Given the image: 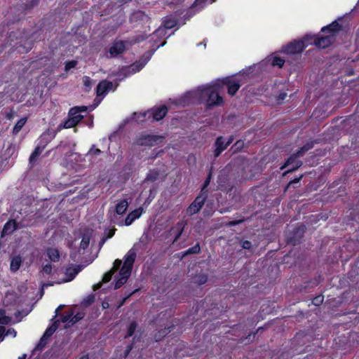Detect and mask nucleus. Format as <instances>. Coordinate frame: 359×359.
<instances>
[{
    "label": "nucleus",
    "instance_id": "nucleus-1",
    "mask_svg": "<svg viewBox=\"0 0 359 359\" xmlns=\"http://www.w3.org/2000/svg\"><path fill=\"white\" fill-rule=\"evenodd\" d=\"M222 86L219 82L213 83L204 88L201 91V98L209 106L220 105L223 102L222 97L219 95Z\"/></svg>",
    "mask_w": 359,
    "mask_h": 359
},
{
    "label": "nucleus",
    "instance_id": "nucleus-2",
    "mask_svg": "<svg viewBox=\"0 0 359 359\" xmlns=\"http://www.w3.org/2000/svg\"><path fill=\"white\" fill-rule=\"evenodd\" d=\"M339 30V25L336 22H332L327 27H323L322 29V32L329 33V34L325 36H322L317 39H315V45L318 48H325L328 47L333 42L334 34Z\"/></svg>",
    "mask_w": 359,
    "mask_h": 359
},
{
    "label": "nucleus",
    "instance_id": "nucleus-3",
    "mask_svg": "<svg viewBox=\"0 0 359 359\" xmlns=\"http://www.w3.org/2000/svg\"><path fill=\"white\" fill-rule=\"evenodd\" d=\"M311 147V145H305L302 147L296 154L292 155L287 158L284 165L281 167V169L289 165H292V168L288 170V172H292L299 168L302 165V162L297 160V158L302 156L305 151H308Z\"/></svg>",
    "mask_w": 359,
    "mask_h": 359
},
{
    "label": "nucleus",
    "instance_id": "nucleus-4",
    "mask_svg": "<svg viewBox=\"0 0 359 359\" xmlns=\"http://www.w3.org/2000/svg\"><path fill=\"white\" fill-rule=\"evenodd\" d=\"M309 41V36L304 37L302 40L294 41L283 48V52L287 54H296L302 52Z\"/></svg>",
    "mask_w": 359,
    "mask_h": 359
},
{
    "label": "nucleus",
    "instance_id": "nucleus-5",
    "mask_svg": "<svg viewBox=\"0 0 359 359\" xmlns=\"http://www.w3.org/2000/svg\"><path fill=\"white\" fill-rule=\"evenodd\" d=\"M207 197V194L201 193V194L195 198L194 202L187 208V214L189 215H193L198 212L204 205Z\"/></svg>",
    "mask_w": 359,
    "mask_h": 359
},
{
    "label": "nucleus",
    "instance_id": "nucleus-6",
    "mask_svg": "<svg viewBox=\"0 0 359 359\" xmlns=\"http://www.w3.org/2000/svg\"><path fill=\"white\" fill-rule=\"evenodd\" d=\"M69 118L64 123V128H71L77 125L83 118V116L79 114V108H72L69 112Z\"/></svg>",
    "mask_w": 359,
    "mask_h": 359
},
{
    "label": "nucleus",
    "instance_id": "nucleus-7",
    "mask_svg": "<svg viewBox=\"0 0 359 359\" xmlns=\"http://www.w3.org/2000/svg\"><path fill=\"white\" fill-rule=\"evenodd\" d=\"M136 258V251L133 248L126 254L121 270L131 273L132 266Z\"/></svg>",
    "mask_w": 359,
    "mask_h": 359
},
{
    "label": "nucleus",
    "instance_id": "nucleus-8",
    "mask_svg": "<svg viewBox=\"0 0 359 359\" xmlns=\"http://www.w3.org/2000/svg\"><path fill=\"white\" fill-rule=\"evenodd\" d=\"M126 50L125 43L122 41H114L109 48V53L111 57H115L123 53Z\"/></svg>",
    "mask_w": 359,
    "mask_h": 359
},
{
    "label": "nucleus",
    "instance_id": "nucleus-9",
    "mask_svg": "<svg viewBox=\"0 0 359 359\" xmlns=\"http://www.w3.org/2000/svg\"><path fill=\"white\" fill-rule=\"evenodd\" d=\"M222 85H226L227 86L228 93L231 95H233L241 87V84L238 81L229 78L222 79L221 86Z\"/></svg>",
    "mask_w": 359,
    "mask_h": 359
},
{
    "label": "nucleus",
    "instance_id": "nucleus-10",
    "mask_svg": "<svg viewBox=\"0 0 359 359\" xmlns=\"http://www.w3.org/2000/svg\"><path fill=\"white\" fill-rule=\"evenodd\" d=\"M162 140V137L157 136V135H144L140 137L137 143L140 145H145V146H154L159 141Z\"/></svg>",
    "mask_w": 359,
    "mask_h": 359
},
{
    "label": "nucleus",
    "instance_id": "nucleus-11",
    "mask_svg": "<svg viewBox=\"0 0 359 359\" xmlns=\"http://www.w3.org/2000/svg\"><path fill=\"white\" fill-rule=\"evenodd\" d=\"M113 87L114 85L111 81H109L107 80H103L100 81L97 86V95H105L107 93V92H109L111 90H113Z\"/></svg>",
    "mask_w": 359,
    "mask_h": 359
},
{
    "label": "nucleus",
    "instance_id": "nucleus-12",
    "mask_svg": "<svg viewBox=\"0 0 359 359\" xmlns=\"http://www.w3.org/2000/svg\"><path fill=\"white\" fill-rule=\"evenodd\" d=\"M143 212V209L139 208L130 212L125 219V225H130L136 219L139 218Z\"/></svg>",
    "mask_w": 359,
    "mask_h": 359
},
{
    "label": "nucleus",
    "instance_id": "nucleus-13",
    "mask_svg": "<svg viewBox=\"0 0 359 359\" xmlns=\"http://www.w3.org/2000/svg\"><path fill=\"white\" fill-rule=\"evenodd\" d=\"M19 228L15 220H10L6 223L1 232V237L11 234L14 231Z\"/></svg>",
    "mask_w": 359,
    "mask_h": 359
},
{
    "label": "nucleus",
    "instance_id": "nucleus-14",
    "mask_svg": "<svg viewBox=\"0 0 359 359\" xmlns=\"http://www.w3.org/2000/svg\"><path fill=\"white\" fill-rule=\"evenodd\" d=\"M79 272V269H78L77 267H69L66 269L65 271L66 278L61 281L56 282V283L60 284L62 283L71 281L74 278V277Z\"/></svg>",
    "mask_w": 359,
    "mask_h": 359
},
{
    "label": "nucleus",
    "instance_id": "nucleus-15",
    "mask_svg": "<svg viewBox=\"0 0 359 359\" xmlns=\"http://www.w3.org/2000/svg\"><path fill=\"white\" fill-rule=\"evenodd\" d=\"M222 137H219L215 142V156L217 157L226 147V144Z\"/></svg>",
    "mask_w": 359,
    "mask_h": 359
},
{
    "label": "nucleus",
    "instance_id": "nucleus-16",
    "mask_svg": "<svg viewBox=\"0 0 359 359\" xmlns=\"http://www.w3.org/2000/svg\"><path fill=\"white\" fill-rule=\"evenodd\" d=\"M168 109L165 106L154 109L152 111L153 118L155 121L161 120L167 114Z\"/></svg>",
    "mask_w": 359,
    "mask_h": 359
},
{
    "label": "nucleus",
    "instance_id": "nucleus-17",
    "mask_svg": "<svg viewBox=\"0 0 359 359\" xmlns=\"http://www.w3.org/2000/svg\"><path fill=\"white\" fill-rule=\"evenodd\" d=\"M120 276L121 277L116 280L115 283V289H118L121 287L123 284H125L130 276V273L125 271L124 270H120Z\"/></svg>",
    "mask_w": 359,
    "mask_h": 359
},
{
    "label": "nucleus",
    "instance_id": "nucleus-18",
    "mask_svg": "<svg viewBox=\"0 0 359 359\" xmlns=\"http://www.w3.org/2000/svg\"><path fill=\"white\" fill-rule=\"evenodd\" d=\"M128 207V202L127 200H122L118 202L116 206V212L118 215H123L126 212Z\"/></svg>",
    "mask_w": 359,
    "mask_h": 359
},
{
    "label": "nucleus",
    "instance_id": "nucleus-19",
    "mask_svg": "<svg viewBox=\"0 0 359 359\" xmlns=\"http://www.w3.org/2000/svg\"><path fill=\"white\" fill-rule=\"evenodd\" d=\"M47 255L52 262H57L60 259L59 251L55 248H49L47 250Z\"/></svg>",
    "mask_w": 359,
    "mask_h": 359
},
{
    "label": "nucleus",
    "instance_id": "nucleus-20",
    "mask_svg": "<svg viewBox=\"0 0 359 359\" xmlns=\"http://www.w3.org/2000/svg\"><path fill=\"white\" fill-rule=\"evenodd\" d=\"M22 262V259L20 257L17 256L12 259L11 262V270L13 271H16L19 269Z\"/></svg>",
    "mask_w": 359,
    "mask_h": 359
},
{
    "label": "nucleus",
    "instance_id": "nucleus-21",
    "mask_svg": "<svg viewBox=\"0 0 359 359\" xmlns=\"http://www.w3.org/2000/svg\"><path fill=\"white\" fill-rule=\"evenodd\" d=\"M27 122V118H20L17 123L15 125L13 133L14 134H17L19 133V131L22 129V128L24 126L25 123Z\"/></svg>",
    "mask_w": 359,
    "mask_h": 359
},
{
    "label": "nucleus",
    "instance_id": "nucleus-22",
    "mask_svg": "<svg viewBox=\"0 0 359 359\" xmlns=\"http://www.w3.org/2000/svg\"><path fill=\"white\" fill-rule=\"evenodd\" d=\"M57 327L54 325L48 327L45 333L43 334V337L41 339V343H42L45 339L50 337L56 330Z\"/></svg>",
    "mask_w": 359,
    "mask_h": 359
},
{
    "label": "nucleus",
    "instance_id": "nucleus-23",
    "mask_svg": "<svg viewBox=\"0 0 359 359\" xmlns=\"http://www.w3.org/2000/svg\"><path fill=\"white\" fill-rule=\"evenodd\" d=\"M11 320V318L6 315L4 310L0 309V324L7 325Z\"/></svg>",
    "mask_w": 359,
    "mask_h": 359
},
{
    "label": "nucleus",
    "instance_id": "nucleus-24",
    "mask_svg": "<svg viewBox=\"0 0 359 359\" xmlns=\"http://www.w3.org/2000/svg\"><path fill=\"white\" fill-rule=\"evenodd\" d=\"M95 301V295L94 294H90L86 298L83 299L81 302V305L84 307H87L92 304Z\"/></svg>",
    "mask_w": 359,
    "mask_h": 359
},
{
    "label": "nucleus",
    "instance_id": "nucleus-25",
    "mask_svg": "<svg viewBox=\"0 0 359 359\" xmlns=\"http://www.w3.org/2000/svg\"><path fill=\"white\" fill-rule=\"evenodd\" d=\"M158 175H159V173L158 171L151 170L147 174V175L145 178V181L154 182L156 180H157Z\"/></svg>",
    "mask_w": 359,
    "mask_h": 359
},
{
    "label": "nucleus",
    "instance_id": "nucleus-26",
    "mask_svg": "<svg viewBox=\"0 0 359 359\" xmlns=\"http://www.w3.org/2000/svg\"><path fill=\"white\" fill-rule=\"evenodd\" d=\"M83 82L87 90H89L93 85V81L89 76H83Z\"/></svg>",
    "mask_w": 359,
    "mask_h": 359
},
{
    "label": "nucleus",
    "instance_id": "nucleus-27",
    "mask_svg": "<svg viewBox=\"0 0 359 359\" xmlns=\"http://www.w3.org/2000/svg\"><path fill=\"white\" fill-rule=\"evenodd\" d=\"M284 63L285 60L279 57H273L271 62L273 66H278L279 67H282Z\"/></svg>",
    "mask_w": 359,
    "mask_h": 359
},
{
    "label": "nucleus",
    "instance_id": "nucleus-28",
    "mask_svg": "<svg viewBox=\"0 0 359 359\" xmlns=\"http://www.w3.org/2000/svg\"><path fill=\"white\" fill-rule=\"evenodd\" d=\"M42 150L40 147H36L34 151H33V153L32 154V155L30 156V158H29V162L31 163H33L35 160H36V158L40 155V154L41 153Z\"/></svg>",
    "mask_w": 359,
    "mask_h": 359
},
{
    "label": "nucleus",
    "instance_id": "nucleus-29",
    "mask_svg": "<svg viewBox=\"0 0 359 359\" xmlns=\"http://www.w3.org/2000/svg\"><path fill=\"white\" fill-rule=\"evenodd\" d=\"M137 327V324L135 322H132L130 323L128 328V334L126 337H130L133 334Z\"/></svg>",
    "mask_w": 359,
    "mask_h": 359
},
{
    "label": "nucleus",
    "instance_id": "nucleus-30",
    "mask_svg": "<svg viewBox=\"0 0 359 359\" xmlns=\"http://www.w3.org/2000/svg\"><path fill=\"white\" fill-rule=\"evenodd\" d=\"M90 238L88 236H83L80 243V248L86 249V248H88Z\"/></svg>",
    "mask_w": 359,
    "mask_h": 359
},
{
    "label": "nucleus",
    "instance_id": "nucleus-31",
    "mask_svg": "<svg viewBox=\"0 0 359 359\" xmlns=\"http://www.w3.org/2000/svg\"><path fill=\"white\" fill-rule=\"evenodd\" d=\"M177 226L179 229V231L175 236V241H176L182 235L184 227V224L183 222H178L177 224Z\"/></svg>",
    "mask_w": 359,
    "mask_h": 359
},
{
    "label": "nucleus",
    "instance_id": "nucleus-32",
    "mask_svg": "<svg viewBox=\"0 0 359 359\" xmlns=\"http://www.w3.org/2000/svg\"><path fill=\"white\" fill-rule=\"evenodd\" d=\"M114 273V272L113 270H110L109 271H108L106 273H104V276L102 278V283H107V282H109L111 280Z\"/></svg>",
    "mask_w": 359,
    "mask_h": 359
},
{
    "label": "nucleus",
    "instance_id": "nucleus-33",
    "mask_svg": "<svg viewBox=\"0 0 359 359\" xmlns=\"http://www.w3.org/2000/svg\"><path fill=\"white\" fill-rule=\"evenodd\" d=\"M200 246L198 244H196V245H194V247L188 249L186 252V254H196V253H198L200 252Z\"/></svg>",
    "mask_w": 359,
    "mask_h": 359
},
{
    "label": "nucleus",
    "instance_id": "nucleus-34",
    "mask_svg": "<svg viewBox=\"0 0 359 359\" xmlns=\"http://www.w3.org/2000/svg\"><path fill=\"white\" fill-rule=\"evenodd\" d=\"M83 317V313H77L76 315H75L74 316H72V319L70 320L72 325L77 323L79 320L82 319Z\"/></svg>",
    "mask_w": 359,
    "mask_h": 359
},
{
    "label": "nucleus",
    "instance_id": "nucleus-35",
    "mask_svg": "<svg viewBox=\"0 0 359 359\" xmlns=\"http://www.w3.org/2000/svg\"><path fill=\"white\" fill-rule=\"evenodd\" d=\"M323 299H324L323 296L319 295V296L316 297L313 299L312 303L316 306H319L323 303Z\"/></svg>",
    "mask_w": 359,
    "mask_h": 359
},
{
    "label": "nucleus",
    "instance_id": "nucleus-36",
    "mask_svg": "<svg viewBox=\"0 0 359 359\" xmlns=\"http://www.w3.org/2000/svg\"><path fill=\"white\" fill-rule=\"evenodd\" d=\"M116 229H109L107 232V236L102 238V242H104L107 239L111 238L115 233Z\"/></svg>",
    "mask_w": 359,
    "mask_h": 359
},
{
    "label": "nucleus",
    "instance_id": "nucleus-37",
    "mask_svg": "<svg viewBox=\"0 0 359 359\" xmlns=\"http://www.w3.org/2000/svg\"><path fill=\"white\" fill-rule=\"evenodd\" d=\"M101 151L99 149L95 148L93 146L88 151V155L97 156L100 154Z\"/></svg>",
    "mask_w": 359,
    "mask_h": 359
},
{
    "label": "nucleus",
    "instance_id": "nucleus-38",
    "mask_svg": "<svg viewBox=\"0 0 359 359\" xmlns=\"http://www.w3.org/2000/svg\"><path fill=\"white\" fill-rule=\"evenodd\" d=\"M175 25V21L174 20H166L164 23V26L166 29H171Z\"/></svg>",
    "mask_w": 359,
    "mask_h": 359
},
{
    "label": "nucleus",
    "instance_id": "nucleus-39",
    "mask_svg": "<svg viewBox=\"0 0 359 359\" xmlns=\"http://www.w3.org/2000/svg\"><path fill=\"white\" fill-rule=\"evenodd\" d=\"M76 61H70L69 62H67L66 64V66H65V69L67 71L69 69H71L72 68H74L76 65Z\"/></svg>",
    "mask_w": 359,
    "mask_h": 359
},
{
    "label": "nucleus",
    "instance_id": "nucleus-40",
    "mask_svg": "<svg viewBox=\"0 0 359 359\" xmlns=\"http://www.w3.org/2000/svg\"><path fill=\"white\" fill-rule=\"evenodd\" d=\"M122 262L120 259H116L114 262V266L111 270H113L115 272L121 266Z\"/></svg>",
    "mask_w": 359,
    "mask_h": 359
},
{
    "label": "nucleus",
    "instance_id": "nucleus-41",
    "mask_svg": "<svg viewBox=\"0 0 359 359\" xmlns=\"http://www.w3.org/2000/svg\"><path fill=\"white\" fill-rule=\"evenodd\" d=\"M43 271L46 274H50L52 271V266L49 264L44 265L43 266Z\"/></svg>",
    "mask_w": 359,
    "mask_h": 359
},
{
    "label": "nucleus",
    "instance_id": "nucleus-42",
    "mask_svg": "<svg viewBox=\"0 0 359 359\" xmlns=\"http://www.w3.org/2000/svg\"><path fill=\"white\" fill-rule=\"evenodd\" d=\"M72 315H73V313H71V314L63 316L62 318V323H71L70 320L72 319Z\"/></svg>",
    "mask_w": 359,
    "mask_h": 359
},
{
    "label": "nucleus",
    "instance_id": "nucleus-43",
    "mask_svg": "<svg viewBox=\"0 0 359 359\" xmlns=\"http://www.w3.org/2000/svg\"><path fill=\"white\" fill-rule=\"evenodd\" d=\"M242 247L244 248V249H250L251 248V243L248 241H245L243 242H242Z\"/></svg>",
    "mask_w": 359,
    "mask_h": 359
},
{
    "label": "nucleus",
    "instance_id": "nucleus-44",
    "mask_svg": "<svg viewBox=\"0 0 359 359\" xmlns=\"http://www.w3.org/2000/svg\"><path fill=\"white\" fill-rule=\"evenodd\" d=\"M210 175H209L208 179L206 180V181L204 183V185H203V187L201 190V193H205L206 194L205 191H204V189L208 186L209 183H210Z\"/></svg>",
    "mask_w": 359,
    "mask_h": 359
},
{
    "label": "nucleus",
    "instance_id": "nucleus-45",
    "mask_svg": "<svg viewBox=\"0 0 359 359\" xmlns=\"http://www.w3.org/2000/svg\"><path fill=\"white\" fill-rule=\"evenodd\" d=\"M6 335H12L13 337L16 336V332L14 329L10 328L7 330Z\"/></svg>",
    "mask_w": 359,
    "mask_h": 359
},
{
    "label": "nucleus",
    "instance_id": "nucleus-46",
    "mask_svg": "<svg viewBox=\"0 0 359 359\" xmlns=\"http://www.w3.org/2000/svg\"><path fill=\"white\" fill-rule=\"evenodd\" d=\"M302 175H301L299 177L295 178L293 180H292L291 182H290V183L287 185V188H289L293 184L298 183L300 181V180L302 179Z\"/></svg>",
    "mask_w": 359,
    "mask_h": 359
},
{
    "label": "nucleus",
    "instance_id": "nucleus-47",
    "mask_svg": "<svg viewBox=\"0 0 359 359\" xmlns=\"http://www.w3.org/2000/svg\"><path fill=\"white\" fill-rule=\"evenodd\" d=\"M286 97H287L286 93H280V95L278 97V100L279 102H282L285 99Z\"/></svg>",
    "mask_w": 359,
    "mask_h": 359
},
{
    "label": "nucleus",
    "instance_id": "nucleus-48",
    "mask_svg": "<svg viewBox=\"0 0 359 359\" xmlns=\"http://www.w3.org/2000/svg\"><path fill=\"white\" fill-rule=\"evenodd\" d=\"M207 281V277L205 276H203L199 277V280H198V284H204Z\"/></svg>",
    "mask_w": 359,
    "mask_h": 359
},
{
    "label": "nucleus",
    "instance_id": "nucleus-49",
    "mask_svg": "<svg viewBox=\"0 0 359 359\" xmlns=\"http://www.w3.org/2000/svg\"><path fill=\"white\" fill-rule=\"evenodd\" d=\"M102 284V282H100V283H97V284L93 286V290H98L99 288H100V287H101Z\"/></svg>",
    "mask_w": 359,
    "mask_h": 359
},
{
    "label": "nucleus",
    "instance_id": "nucleus-50",
    "mask_svg": "<svg viewBox=\"0 0 359 359\" xmlns=\"http://www.w3.org/2000/svg\"><path fill=\"white\" fill-rule=\"evenodd\" d=\"M75 108H79V112L81 111H86V109H87V107H85V106H82V107H76Z\"/></svg>",
    "mask_w": 359,
    "mask_h": 359
},
{
    "label": "nucleus",
    "instance_id": "nucleus-51",
    "mask_svg": "<svg viewBox=\"0 0 359 359\" xmlns=\"http://www.w3.org/2000/svg\"><path fill=\"white\" fill-rule=\"evenodd\" d=\"M4 332H5V328L2 326H0V339L2 337Z\"/></svg>",
    "mask_w": 359,
    "mask_h": 359
},
{
    "label": "nucleus",
    "instance_id": "nucleus-52",
    "mask_svg": "<svg viewBox=\"0 0 359 359\" xmlns=\"http://www.w3.org/2000/svg\"><path fill=\"white\" fill-rule=\"evenodd\" d=\"M206 0H196L194 4L199 5V4L203 3Z\"/></svg>",
    "mask_w": 359,
    "mask_h": 359
},
{
    "label": "nucleus",
    "instance_id": "nucleus-53",
    "mask_svg": "<svg viewBox=\"0 0 359 359\" xmlns=\"http://www.w3.org/2000/svg\"><path fill=\"white\" fill-rule=\"evenodd\" d=\"M62 305H60V306H58V307L56 309V310H55L56 315H57V314H58L59 311L62 309Z\"/></svg>",
    "mask_w": 359,
    "mask_h": 359
},
{
    "label": "nucleus",
    "instance_id": "nucleus-54",
    "mask_svg": "<svg viewBox=\"0 0 359 359\" xmlns=\"http://www.w3.org/2000/svg\"><path fill=\"white\" fill-rule=\"evenodd\" d=\"M232 142V140H229L225 144H226V147L230 145V144Z\"/></svg>",
    "mask_w": 359,
    "mask_h": 359
},
{
    "label": "nucleus",
    "instance_id": "nucleus-55",
    "mask_svg": "<svg viewBox=\"0 0 359 359\" xmlns=\"http://www.w3.org/2000/svg\"><path fill=\"white\" fill-rule=\"evenodd\" d=\"M79 359H88L87 355H83Z\"/></svg>",
    "mask_w": 359,
    "mask_h": 359
},
{
    "label": "nucleus",
    "instance_id": "nucleus-56",
    "mask_svg": "<svg viewBox=\"0 0 359 359\" xmlns=\"http://www.w3.org/2000/svg\"><path fill=\"white\" fill-rule=\"evenodd\" d=\"M49 285H53V284H44V285H43V288L44 287H47V286H49Z\"/></svg>",
    "mask_w": 359,
    "mask_h": 359
},
{
    "label": "nucleus",
    "instance_id": "nucleus-57",
    "mask_svg": "<svg viewBox=\"0 0 359 359\" xmlns=\"http://www.w3.org/2000/svg\"><path fill=\"white\" fill-rule=\"evenodd\" d=\"M25 358H26V355H23L22 356L19 357V359H25Z\"/></svg>",
    "mask_w": 359,
    "mask_h": 359
},
{
    "label": "nucleus",
    "instance_id": "nucleus-58",
    "mask_svg": "<svg viewBox=\"0 0 359 359\" xmlns=\"http://www.w3.org/2000/svg\"><path fill=\"white\" fill-rule=\"evenodd\" d=\"M169 332H170V331H168V330H165L163 331V333H164V334H168Z\"/></svg>",
    "mask_w": 359,
    "mask_h": 359
},
{
    "label": "nucleus",
    "instance_id": "nucleus-59",
    "mask_svg": "<svg viewBox=\"0 0 359 359\" xmlns=\"http://www.w3.org/2000/svg\"><path fill=\"white\" fill-rule=\"evenodd\" d=\"M237 222H232L231 224H236Z\"/></svg>",
    "mask_w": 359,
    "mask_h": 359
}]
</instances>
